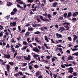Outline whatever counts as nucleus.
I'll list each match as a JSON object with an SVG mask.
<instances>
[{"mask_svg":"<svg viewBox=\"0 0 78 78\" xmlns=\"http://www.w3.org/2000/svg\"><path fill=\"white\" fill-rule=\"evenodd\" d=\"M13 47H14V45L12 46V45L11 44V50L12 51L13 53H14V52H15V50H14V48Z\"/></svg>","mask_w":78,"mask_h":78,"instance_id":"13","label":"nucleus"},{"mask_svg":"<svg viewBox=\"0 0 78 78\" xmlns=\"http://www.w3.org/2000/svg\"><path fill=\"white\" fill-rule=\"evenodd\" d=\"M27 48V46H24L23 47V48L22 49V50H25Z\"/></svg>","mask_w":78,"mask_h":78,"instance_id":"34","label":"nucleus"},{"mask_svg":"<svg viewBox=\"0 0 78 78\" xmlns=\"http://www.w3.org/2000/svg\"><path fill=\"white\" fill-rule=\"evenodd\" d=\"M34 68H35V69H37L38 67H39V66L37 65H35L34 66Z\"/></svg>","mask_w":78,"mask_h":78,"instance_id":"32","label":"nucleus"},{"mask_svg":"<svg viewBox=\"0 0 78 78\" xmlns=\"http://www.w3.org/2000/svg\"><path fill=\"white\" fill-rule=\"evenodd\" d=\"M63 25H70V24L69 23L67 22V23H62Z\"/></svg>","mask_w":78,"mask_h":78,"instance_id":"20","label":"nucleus"},{"mask_svg":"<svg viewBox=\"0 0 78 78\" xmlns=\"http://www.w3.org/2000/svg\"><path fill=\"white\" fill-rule=\"evenodd\" d=\"M43 16H45V17H46L47 16H48L49 20H51V15H50V14H48L47 13H46V14H43Z\"/></svg>","mask_w":78,"mask_h":78,"instance_id":"2","label":"nucleus"},{"mask_svg":"<svg viewBox=\"0 0 78 78\" xmlns=\"http://www.w3.org/2000/svg\"><path fill=\"white\" fill-rule=\"evenodd\" d=\"M28 57L27 56L26 57L25 56H24V58L26 60H30V55H28Z\"/></svg>","mask_w":78,"mask_h":78,"instance_id":"6","label":"nucleus"},{"mask_svg":"<svg viewBox=\"0 0 78 78\" xmlns=\"http://www.w3.org/2000/svg\"><path fill=\"white\" fill-rule=\"evenodd\" d=\"M17 7H19V8H23V7H22L20 6V5L19 4H17Z\"/></svg>","mask_w":78,"mask_h":78,"instance_id":"39","label":"nucleus"},{"mask_svg":"<svg viewBox=\"0 0 78 78\" xmlns=\"http://www.w3.org/2000/svg\"><path fill=\"white\" fill-rule=\"evenodd\" d=\"M67 13H65L64 14V16L65 17V19L67 18Z\"/></svg>","mask_w":78,"mask_h":78,"instance_id":"35","label":"nucleus"},{"mask_svg":"<svg viewBox=\"0 0 78 78\" xmlns=\"http://www.w3.org/2000/svg\"><path fill=\"white\" fill-rule=\"evenodd\" d=\"M56 36H57L58 38H59H59H61V37H62V35L61 34H58V33H56Z\"/></svg>","mask_w":78,"mask_h":78,"instance_id":"17","label":"nucleus"},{"mask_svg":"<svg viewBox=\"0 0 78 78\" xmlns=\"http://www.w3.org/2000/svg\"><path fill=\"white\" fill-rule=\"evenodd\" d=\"M68 39H69V41H72V38H71V37H68Z\"/></svg>","mask_w":78,"mask_h":78,"instance_id":"43","label":"nucleus"},{"mask_svg":"<svg viewBox=\"0 0 78 78\" xmlns=\"http://www.w3.org/2000/svg\"><path fill=\"white\" fill-rule=\"evenodd\" d=\"M30 34V32H26L25 35V37H28V36H29Z\"/></svg>","mask_w":78,"mask_h":78,"instance_id":"12","label":"nucleus"},{"mask_svg":"<svg viewBox=\"0 0 78 78\" xmlns=\"http://www.w3.org/2000/svg\"><path fill=\"white\" fill-rule=\"evenodd\" d=\"M23 67H24L25 66H26L27 65V63H23Z\"/></svg>","mask_w":78,"mask_h":78,"instance_id":"38","label":"nucleus"},{"mask_svg":"<svg viewBox=\"0 0 78 78\" xmlns=\"http://www.w3.org/2000/svg\"><path fill=\"white\" fill-rule=\"evenodd\" d=\"M53 14L54 16H56L57 14V12H53Z\"/></svg>","mask_w":78,"mask_h":78,"instance_id":"49","label":"nucleus"},{"mask_svg":"<svg viewBox=\"0 0 78 78\" xmlns=\"http://www.w3.org/2000/svg\"><path fill=\"white\" fill-rule=\"evenodd\" d=\"M41 48L42 49V50H44L45 49V47H44V46H42L41 47Z\"/></svg>","mask_w":78,"mask_h":78,"instance_id":"46","label":"nucleus"},{"mask_svg":"<svg viewBox=\"0 0 78 78\" xmlns=\"http://www.w3.org/2000/svg\"><path fill=\"white\" fill-rule=\"evenodd\" d=\"M19 76V73H16L14 75V76L16 77Z\"/></svg>","mask_w":78,"mask_h":78,"instance_id":"41","label":"nucleus"},{"mask_svg":"<svg viewBox=\"0 0 78 78\" xmlns=\"http://www.w3.org/2000/svg\"><path fill=\"white\" fill-rule=\"evenodd\" d=\"M68 72H69L70 73H72V72H73V70L68 71Z\"/></svg>","mask_w":78,"mask_h":78,"instance_id":"54","label":"nucleus"},{"mask_svg":"<svg viewBox=\"0 0 78 78\" xmlns=\"http://www.w3.org/2000/svg\"><path fill=\"white\" fill-rule=\"evenodd\" d=\"M7 3V6H11L12 5V3L11 2H8Z\"/></svg>","mask_w":78,"mask_h":78,"instance_id":"18","label":"nucleus"},{"mask_svg":"<svg viewBox=\"0 0 78 78\" xmlns=\"http://www.w3.org/2000/svg\"><path fill=\"white\" fill-rule=\"evenodd\" d=\"M73 75H71L70 76H68V78H72L73 77Z\"/></svg>","mask_w":78,"mask_h":78,"instance_id":"60","label":"nucleus"},{"mask_svg":"<svg viewBox=\"0 0 78 78\" xmlns=\"http://www.w3.org/2000/svg\"><path fill=\"white\" fill-rule=\"evenodd\" d=\"M33 56H34V58H37V57H38V56H39V55L34 54Z\"/></svg>","mask_w":78,"mask_h":78,"instance_id":"36","label":"nucleus"},{"mask_svg":"<svg viewBox=\"0 0 78 78\" xmlns=\"http://www.w3.org/2000/svg\"><path fill=\"white\" fill-rule=\"evenodd\" d=\"M77 50H78V48H73L72 49V51H76Z\"/></svg>","mask_w":78,"mask_h":78,"instance_id":"44","label":"nucleus"},{"mask_svg":"<svg viewBox=\"0 0 78 78\" xmlns=\"http://www.w3.org/2000/svg\"><path fill=\"white\" fill-rule=\"evenodd\" d=\"M61 66L62 68H66V66L62 65H61Z\"/></svg>","mask_w":78,"mask_h":78,"instance_id":"62","label":"nucleus"},{"mask_svg":"<svg viewBox=\"0 0 78 78\" xmlns=\"http://www.w3.org/2000/svg\"><path fill=\"white\" fill-rule=\"evenodd\" d=\"M34 62H35V60L31 61L30 63H29V64H32V63H34Z\"/></svg>","mask_w":78,"mask_h":78,"instance_id":"47","label":"nucleus"},{"mask_svg":"<svg viewBox=\"0 0 78 78\" xmlns=\"http://www.w3.org/2000/svg\"><path fill=\"white\" fill-rule=\"evenodd\" d=\"M23 44L25 45H27L28 44V43L26 42V41H23Z\"/></svg>","mask_w":78,"mask_h":78,"instance_id":"29","label":"nucleus"},{"mask_svg":"<svg viewBox=\"0 0 78 78\" xmlns=\"http://www.w3.org/2000/svg\"><path fill=\"white\" fill-rule=\"evenodd\" d=\"M33 26L34 27L36 28V24L34 23L33 24Z\"/></svg>","mask_w":78,"mask_h":78,"instance_id":"64","label":"nucleus"},{"mask_svg":"<svg viewBox=\"0 0 78 78\" xmlns=\"http://www.w3.org/2000/svg\"><path fill=\"white\" fill-rule=\"evenodd\" d=\"M29 69L30 70H32V69H33V67L31 65H30L29 67Z\"/></svg>","mask_w":78,"mask_h":78,"instance_id":"42","label":"nucleus"},{"mask_svg":"<svg viewBox=\"0 0 78 78\" xmlns=\"http://www.w3.org/2000/svg\"><path fill=\"white\" fill-rule=\"evenodd\" d=\"M41 73L40 71H37L35 73L36 76L38 77V76H39V75H41Z\"/></svg>","mask_w":78,"mask_h":78,"instance_id":"9","label":"nucleus"},{"mask_svg":"<svg viewBox=\"0 0 78 78\" xmlns=\"http://www.w3.org/2000/svg\"><path fill=\"white\" fill-rule=\"evenodd\" d=\"M37 20L38 21V22H41V19H39V18H37Z\"/></svg>","mask_w":78,"mask_h":78,"instance_id":"31","label":"nucleus"},{"mask_svg":"<svg viewBox=\"0 0 78 78\" xmlns=\"http://www.w3.org/2000/svg\"><path fill=\"white\" fill-rule=\"evenodd\" d=\"M77 15H78V12H75V13L73 14V17H76Z\"/></svg>","mask_w":78,"mask_h":78,"instance_id":"16","label":"nucleus"},{"mask_svg":"<svg viewBox=\"0 0 78 78\" xmlns=\"http://www.w3.org/2000/svg\"><path fill=\"white\" fill-rule=\"evenodd\" d=\"M28 31H33L34 30V29L33 28H28Z\"/></svg>","mask_w":78,"mask_h":78,"instance_id":"26","label":"nucleus"},{"mask_svg":"<svg viewBox=\"0 0 78 78\" xmlns=\"http://www.w3.org/2000/svg\"><path fill=\"white\" fill-rule=\"evenodd\" d=\"M21 56H16V58L18 60V61H20V59H21Z\"/></svg>","mask_w":78,"mask_h":78,"instance_id":"11","label":"nucleus"},{"mask_svg":"<svg viewBox=\"0 0 78 78\" xmlns=\"http://www.w3.org/2000/svg\"><path fill=\"white\" fill-rule=\"evenodd\" d=\"M16 22H13V23H10V25L11 26V27H16Z\"/></svg>","mask_w":78,"mask_h":78,"instance_id":"7","label":"nucleus"},{"mask_svg":"<svg viewBox=\"0 0 78 78\" xmlns=\"http://www.w3.org/2000/svg\"><path fill=\"white\" fill-rule=\"evenodd\" d=\"M28 3H33L34 2V1L33 0H27Z\"/></svg>","mask_w":78,"mask_h":78,"instance_id":"27","label":"nucleus"},{"mask_svg":"<svg viewBox=\"0 0 78 78\" xmlns=\"http://www.w3.org/2000/svg\"><path fill=\"white\" fill-rule=\"evenodd\" d=\"M18 28L19 29V31H21V28H20V26H19L18 27Z\"/></svg>","mask_w":78,"mask_h":78,"instance_id":"61","label":"nucleus"},{"mask_svg":"<svg viewBox=\"0 0 78 78\" xmlns=\"http://www.w3.org/2000/svg\"><path fill=\"white\" fill-rule=\"evenodd\" d=\"M36 61H39L40 62H41V58H40V57H39L37 58H36Z\"/></svg>","mask_w":78,"mask_h":78,"instance_id":"22","label":"nucleus"},{"mask_svg":"<svg viewBox=\"0 0 78 78\" xmlns=\"http://www.w3.org/2000/svg\"><path fill=\"white\" fill-rule=\"evenodd\" d=\"M18 74L19 75H22V76H23V74L22 73V72H20L19 73H18Z\"/></svg>","mask_w":78,"mask_h":78,"instance_id":"53","label":"nucleus"},{"mask_svg":"<svg viewBox=\"0 0 78 78\" xmlns=\"http://www.w3.org/2000/svg\"><path fill=\"white\" fill-rule=\"evenodd\" d=\"M72 20L73 21H75L76 20V18H73L72 19Z\"/></svg>","mask_w":78,"mask_h":78,"instance_id":"63","label":"nucleus"},{"mask_svg":"<svg viewBox=\"0 0 78 78\" xmlns=\"http://www.w3.org/2000/svg\"><path fill=\"white\" fill-rule=\"evenodd\" d=\"M55 58H52V62H54V61H55Z\"/></svg>","mask_w":78,"mask_h":78,"instance_id":"59","label":"nucleus"},{"mask_svg":"<svg viewBox=\"0 0 78 78\" xmlns=\"http://www.w3.org/2000/svg\"><path fill=\"white\" fill-rule=\"evenodd\" d=\"M62 60H63V61H65V60L64 59H65V57H64V56H63L62 57Z\"/></svg>","mask_w":78,"mask_h":78,"instance_id":"58","label":"nucleus"},{"mask_svg":"<svg viewBox=\"0 0 78 78\" xmlns=\"http://www.w3.org/2000/svg\"><path fill=\"white\" fill-rule=\"evenodd\" d=\"M33 50L34 51H35V52H37V53L39 52L40 51V50H39L37 47H35L34 48H33Z\"/></svg>","mask_w":78,"mask_h":78,"instance_id":"3","label":"nucleus"},{"mask_svg":"<svg viewBox=\"0 0 78 78\" xmlns=\"http://www.w3.org/2000/svg\"><path fill=\"white\" fill-rule=\"evenodd\" d=\"M13 11L16 13V12L17 11V9H16V8H14L13 9Z\"/></svg>","mask_w":78,"mask_h":78,"instance_id":"25","label":"nucleus"},{"mask_svg":"<svg viewBox=\"0 0 78 78\" xmlns=\"http://www.w3.org/2000/svg\"><path fill=\"white\" fill-rule=\"evenodd\" d=\"M73 70V68L72 67H70L68 68V71L70 70Z\"/></svg>","mask_w":78,"mask_h":78,"instance_id":"28","label":"nucleus"},{"mask_svg":"<svg viewBox=\"0 0 78 78\" xmlns=\"http://www.w3.org/2000/svg\"><path fill=\"white\" fill-rule=\"evenodd\" d=\"M35 40L36 41V42H37V41H38V37H37L35 38Z\"/></svg>","mask_w":78,"mask_h":78,"instance_id":"56","label":"nucleus"},{"mask_svg":"<svg viewBox=\"0 0 78 78\" xmlns=\"http://www.w3.org/2000/svg\"><path fill=\"white\" fill-rule=\"evenodd\" d=\"M64 27L66 28H67V29H65V30H69V27L68 25H66V26H64Z\"/></svg>","mask_w":78,"mask_h":78,"instance_id":"21","label":"nucleus"},{"mask_svg":"<svg viewBox=\"0 0 78 78\" xmlns=\"http://www.w3.org/2000/svg\"><path fill=\"white\" fill-rule=\"evenodd\" d=\"M5 76H7V75H8V74H7V71H5Z\"/></svg>","mask_w":78,"mask_h":78,"instance_id":"57","label":"nucleus"},{"mask_svg":"<svg viewBox=\"0 0 78 78\" xmlns=\"http://www.w3.org/2000/svg\"><path fill=\"white\" fill-rule=\"evenodd\" d=\"M63 19V17H62L60 16L59 18H58V20H61Z\"/></svg>","mask_w":78,"mask_h":78,"instance_id":"33","label":"nucleus"},{"mask_svg":"<svg viewBox=\"0 0 78 78\" xmlns=\"http://www.w3.org/2000/svg\"><path fill=\"white\" fill-rule=\"evenodd\" d=\"M61 30H66V29H65L63 27H60L59 29L58 30V31H61Z\"/></svg>","mask_w":78,"mask_h":78,"instance_id":"23","label":"nucleus"},{"mask_svg":"<svg viewBox=\"0 0 78 78\" xmlns=\"http://www.w3.org/2000/svg\"><path fill=\"white\" fill-rule=\"evenodd\" d=\"M25 31H26L25 29H24V30H22V31L20 32V33H24V32H25Z\"/></svg>","mask_w":78,"mask_h":78,"instance_id":"51","label":"nucleus"},{"mask_svg":"<svg viewBox=\"0 0 78 78\" xmlns=\"http://www.w3.org/2000/svg\"><path fill=\"white\" fill-rule=\"evenodd\" d=\"M4 56L5 58H7V59H9V58H11V55L9 54H8V55L7 54H4Z\"/></svg>","mask_w":78,"mask_h":78,"instance_id":"5","label":"nucleus"},{"mask_svg":"<svg viewBox=\"0 0 78 78\" xmlns=\"http://www.w3.org/2000/svg\"><path fill=\"white\" fill-rule=\"evenodd\" d=\"M9 64L11 65V66H14V63H13V62H9Z\"/></svg>","mask_w":78,"mask_h":78,"instance_id":"40","label":"nucleus"},{"mask_svg":"<svg viewBox=\"0 0 78 78\" xmlns=\"http://www.w3.org/2000/svg\"><path fill=\"white\" fill-rule=\"evenodd\" d=\"M42 62H44V63H48V61L47 60H45L44 59H43L42 60Z\"/></svg>","mask_w":78,"mask_h":78,"instance_id":"24","label":"nucleus"},{"mask_svg":"<svg viewBox=\"0 0 78 78\" xmlns=\"http://www.w3.org/2000/svg\"><path fill=\"white\" fill-rule=\"evenodd\" d=\"M57 5H58V2H54L52 4L53 7H56Z\"/></svg>","mask_w":78,"mask_h":78,"instance_id":"14","label":"nucleus"},{"mask_svg":"<svg viewBox=\"0 0 78 78\" xmlns=\"http://www.w3.org/2000/svg\"><path fill=\"white\" fill-rule=\"evenodd\" d=\"M10 47H11V46H9V44H7L6 46V48H9Z\"/></svg>","mask_w":78,"mask_h":78,"instance_id":"55","label":"nucleus"},{"mask_svg":"<svg viewBox=\"0 0 78 78\" xmlns=\"http://www.w3.org/2000/svg\"><path fill=\"white\" fill-rule=\"evenodd\" d=\"M55 27H56L57 29H58V24H55Z\"/></svg>","mask_w":78,"mask_h":78,"instance_id":"52","label":"nucleus"},{"mask_svg":"<svg viewBox=\"0 0 78 78\" xmlns=\"http://www.w3.org/2000/svg\"><path fill=\"white\" fill-rule=\"evenodd\" d=\"M41 34V32L39 31H37L35 32H34V34Z\"/></svg>","mask_w":78,"mask_h":78,"instance_id":"30","label":"nucleus"},{"mask_svg":"<svg viewBox=\"0 0 78 78\" xmlns=\"http://www.w3.org/2000/svg\"><path fill=\"white\" fill-rule=\"evenodd\" d=\"M16 2H18L20 5H25V2L21 1V0H16Z\"/></svg>","mask_w":78,"mask_h":78,"instance_id":"4","label":"nucleus"},{"mask_svg":"<svg viewBox=\"0 0 78 78\" xmlns=\"http://www.w3.org/2000/svg\"><path fill=\"white\" fill-rule=\"evenodd\" d=\"M6 69L7 70L8 73L9 72V69H10V66H9V65L8 64L6 65Z\"/></svg>","mask_w":78,"mask_h":78,"instance_id":"8","label":"nucleus"},{"mask_svg":"<svg viewBox=\"0 0 78 78\" xmlns=\"http://www.w3.org/2000/svg\"><path fill=\"white\" fill-rule=\"evenodd\" d=\"M16 13L15 12H11V14L12 16H13V15H14V14H15Z\"/></svg>","mask_w":78,"mask_h":78,"instance_id":"45","label":"nucleus"},{"mask_svg":"<svg viewBox=\"0 0 78 78\" xmlns=\"http://www.w3.org/2000/svg\"><path fill=\"white\" fill-rule=\"evenodd\" d=\"M73 75L74 76H76V72H75L74 73H73Z\"/></svg>","mask_w":78,"mask_h":78,"instance_id":"50","label":"nucleus"},{"mask_svg":"<svg viewBox=\"0 0 78 78\" xmlns=\"http://www.w3.org/2000/svg\"><path fill=\"white\" fill-rule=\"evenodd\" d=\"M68 61L69 60H73V57L71 55H69L68 58Z\"/></svg>","mask_w":78,"mask_h":78,"instance_id":"10","label":"nucleus"},{"mask_svg":"<svg viewBox=\"0 0 78 78\" xmlns=\"http://www.w3.org/2000/svg\"><path fill=\"white\" fill-rule=\"evenodd\" d=\"M71 16H72V12H68L67 17H71Z\"/></svg>","mask_w":78,"mask_h":78,"instance_id":"19","label":"nucleus"},{"mask_svg":"<svg viewBox=\"0 0 78 78\" xmlns=\"http://www.w3.org/2000/svg\"><path fill=\"white\" fill-rule=\"evenodd\" d=\"M45 37V38L44 39L47 42H49L48 40V39L50 40V38H48V37H47V36H44Z\"/></svg>","mask_w":78,"mask_h":78,"instance_id":"15","label":"nucleus"},{"mask_svg":"<svg viewBox=\"0 0 78 78\" xmlns=\"http://www.w3.org/2000/svg\"><path fill=\"white\" fill-rule=\"evenodd\" d=\"M57 46L58 47H59L60 48H61L62 46H61V44H59V45H57Z\"/></svg>","mask_w":78,"mask_h":78,"instance_id":"48","label":"nucleus"},{"mask_svg":"<svg viewBox=\"0 0 78 78\" xmlns=\"http://www.w3.org/2000/svg\"><path fill=\"white\" fill-rule=\"evenodd\" d=\"M39 17H40V18L41 20H43V21H47V22H50V20H49L47 19L46 18H45V19H44V17H43L42 16H40Z\"/></svg>","mask_w":78,"mask_h":78,"instance_id":"1","label":"nucleus"},{"mask_svg":"<svg viewBox=\"0 0 78 78\" xmlns=\"http://www.w3.org/2000/svg\"><path fill=\"white\" fill-rule=\"evenodd\" d=\"M42 2L44 3V5H46V3H47V1L46 0H42Z\"/></svg>","mask_w":78,"mask_h":78,"instance_id":"37","label":"nucleus"}]
</instances>
